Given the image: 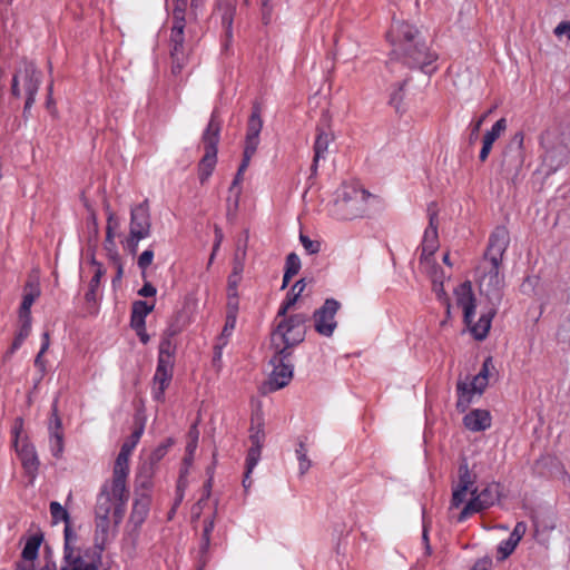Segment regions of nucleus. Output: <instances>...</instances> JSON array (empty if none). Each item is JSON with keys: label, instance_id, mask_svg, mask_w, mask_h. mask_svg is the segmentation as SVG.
<instances>
[{"label": "nucleus", "instance_id": "obj_1", "mask_svg": "<svg viewBox=\"0 0 570 570\" xmlns=\"http://www.w3.org/2000/svg\"><path fill=\"white\" fill-rule=\"evenodd\" d=\"M128 499L127 478L112 473V478L102 483L95 504V543L100 550L116 538Z\"/></svg>", "mask_w": 570, "mask_h": 570}, {"label": "nucleus", "instance_id": "obj_2", "mask_svg": "<svg viewBox=\"0 0 570 570\" xmlns=\"http://www.w3.org/2000/svg\"><path fill=\"white\" fill-rule=\"evenodd\" d=\"M382 209L379 196L364 189L358 183H343L335 191L330 214L338 220H353L371 216Z\"/></svg>", "mask_w": 570, "mask_h": 570}, {"label": "nucleus", "instance_id": "obj_3", "mask_svg": "<svg viewBox=\"0 0 570 570\" xmlns=\"http://www.w3.org/2000/svg\"><path fill=\"white\" fill-rule=\"evenodd\" d=\"M450 303L453 309L462 312L464 324L475 340L482 341L488 336L497 309L490 307L482 311L475 321L476 298L470 282H463L454 287Z\"/></svg>", "mask_w": 570, "mask_h": 570}, {"label": "nucleus", "instance_id": "obj_4", "mask_svg": "<svg viewBox=\"0 0 570 570\" xmlns=\"http://www.w3.org/2000/svg\"><path fill=\"white\" fill-rule=\"evenodd\" d=\"M387 37L395 52L403 51L410 55L422 70L431 72L430 66L436 59V55L430 52L428 47L419 41L416 28L403 21H394Z\"/></svg>", "mask_w": 570, "mask_h": 570}, {"label": "nucleus", "instance_id": "obj_5", "mask_svg": "<svg viewBox=\"0 0 570 570\" xmlns=\"http://www.w3.org/2000/svg\"><path fill=\"white\" fill-rule=\"evenodd\" d=\"M271 345L275 355L271 360L273 371L264 385L265 392H273L285 386V301L281 303L271 335Z\"/></svg>", "mask_w": 570, "mask_h": 570}, {"label": "nucleus", "instance_id": "obj_6", "mask_svg": "<svg viewBox=\"0 0 570 570\" xmlns=\"http://www.w3.org/2000/svg\"><path fill=\"white\" fill-rule=\"evenodd\" d=\"M492 367L491 358H487L476 375L459 379L456 383V409L460 412H465L472 403L481 397L488 386L489 374Z\"/></svg>", "mask_w": 570, "mask_h": 570}, {"label": "nucleus", "instance_id": "obj_7", "mask_svg": "<svg viewBox=\"0 0 570 570\" xmlns=\"http://www.w3.org/2000/svg\"><path fill=\"white\" fill-rule=\"evenodd\" d=\"M476 501V485L474 478L466 468L460 469V476L452 489V499L450 502V511L460 510L458 521H464L468 517L475 513L470 511V503Z\"/></svg>", "mask_w": 570, "mask_h": 570}, {"label": "nucleus", "instance_id": "obj_8", "mask_svg": "<svg viewBox=\"0 0 570 570\" xmlns=\"http://www.w3.org/2000/svg\"><path fill=\"white\" fill-rule=\"evenodd\" d=\"M151 235V216L147 202L131 207L129 234L125 240V247L131 253L136 254L140 240L148 238Z\"/></svg>", "mask_w": 570, "mask_h": 570}, {"label": "nucleus", "instance_id": "obj_9", "mask_svg": "<svg viewBox=\"0 0 570 570\" xmlns=\"http://www.w3.org/2000/svg\"><path fill=\"white\" fill-rule=\"evenodd\" d=\"M98 563L88 551L78 547V537L71 527H65V551L61 570H97Z\"/></svg>", "mask_w": 570, "mask_h": 570}, {"label": "nucleus", "instance_id": "obj_10", "mask_svg": "<svg viewBox=\"0 0 570 570\" xmlns=\"http://www.w3.org/2000/svg\"><path fill=\"white\" fill-rule=\"evenodd\" d=\"M500 268V264L481 261L476 269L480 292L489 298L491 307L495 308L501 301L504 285Z\"/></svg>", "mask_w": 570, "mask_h": 570}, {"label": "nucleus", "instance_id": "obj_11", "mask_svg": "<svg viewBox=\"0 0 570 570\" xmlns=\"http://www.w3.org/2000/svg\"><path fill=\"white\" fill-rule=\"evenodd\" d=\"M220 125L216 119L215 114L207 125L203 134V141L205 145V154L198 166L199 180L204 184L212 175L217 163V145L219 141Z\"/></svg>", "mask_w": 570, "mask_h": 570}, {"label": "nucleus", "instance_id": "obj_12", "mask_svg": "<svg viewBox=\"0 0 570 570\" xmlns=\"http://www.w3.org/2000/svg\"><path fill=\"white\" fill-rule=\"evenodd\" d=\"M340 308V303L334 298H327L323 306L314 313L315 330L318 334L330 337L336 328L335 315Z\"/></svg>", "mask_w": 570, "mask_h": 570}, {"label": "nucleus", "instance_id": "obj_13", "mask_svg": "<svg viewBox=\"0 0 570 570\" xmlns=\"http://www.w3.org/2000/svg\"><path fill=\"white\" fill-rule=\"evenodd\" d=\"M510 244V235L505 227H497L489 239L482 262L502 264L503 255Z\"/></svg>", "mask_w": 570, "mask_h": 570}, {"label": "nucleus", "instance_id": "obj_14", "mask_svg": "<svg viewBox=\"0 0 570 570\" xmlns=\"http://www.w3.org/2000/svg\"><path fill=\"white\" fill-rule=\"evenodd\" d=\"M21 426L22 422L19 420L14 426V446L26 473L30 476L31 481H33L38 472L39 460L36 453V449L32 444L28 443L27 441H19L18 431L21 429Z\"/></svg>", "mask_w": 570, "mask_h": 570}, {"label": "nucleus", "instance_id": "obj_15", "mask_svg": "<svg viewBox=\"0 0 570 570\" xmlns=\"http://www.w3.org/2000/svg\"><path fill=\"white\" fill-rule=\"evenodd\" d=\"M144 433V425L141 424L131 433V435L122 443L120 452L118 453L112 473L116 475H121L128 478L129 474V458L138 444L141 435Z\"/></svg>", "mask_w": 570, "mask_h": 570}, {"label": "nucleus", "instance_id": "obj_16", "mask_svg": "<svg viewBox=\"0 0 570 570\" xmlns=\"http://www.w3.org/2000/svg\"><path fill=\"white\" fill-rule=\"evenodd\" d=\"M262 130V120L257 112H253L247 126L242 169H247L249 161L259 144V132Z\"/></svg>", "mask_w": 570, "mask_h": 570}, {"label": "nucleus", "instance_id": "obj_17", "mask_svg": "<svg viewBox=\"0 0 570 570\" xmlns=\"http://www.w3.org/2000/svg\"><path fill=\"white\" fill-rule=\"evenodd\" d=\"M174 365V363L157 361V367L153 377L151 390L153 399L157 402L165 401V391L171 382Z\"/></svg>", "mask_w": 570, "mask_h": 570}, {"label": "nucleus", "instance_id": "obj_18", "mask_svg": "<svg viewBox=\"0 0 570 570\" xmlns=\"http://www.w3.org/2000/svg\"><path fill=\"white\" fill-rule=\"evenodd\" d=\"M439 248V236H438V227L434 223V218H430V224L426 227L423 240H422V254H421V265L423 268L432 267L435 264L433 259L434 253Z\"/></svg>", "mask_w": 570, "mask_h": 570}, {"label": "nucleus", "instance_id": "obj_19", "mask_svg": "<svg viewBox=\"0 0 570 570\" xmlns=\"http://www.w3.org/2000/svg\"><path fill=\"white\" fill-rule=\"evenodd\" d=\"M20 82H22V87L27 95H37L41 82V76L32 63L27 65L23 71L14 76L12 91L16 96L20 95Z\"/></svg>", "mask_w": 570, "mask_h": 570}, {"label": "nucleus", "instance_id": "obj_20", "mask_svg": "<svg viewBox=\"0 0 570 570\" xmlns=\"http://www.w3.org/2000/svg\"><path fill=\"white\" fill-rule=\"evenodd\" d=\"M462 423L470 432H484L492 425V415L487 409H473L465 413Z\"/></svg>", "mask_w": 570, "mask_h": 570}, {"label": "nucleus", "instance_id": "obj_21", "mask_svg": "<svg viewBox=\"0 0 570 570\" xmlns=\"http://www.w3.org/2000/svg\"><path fill=\"white\" fill-rule=\"evenodd\" d=\"M181 331V326L171 324L164 333L159 344L158 362H168L175 364L176 343L174 337Z\"/></svg>", "mask_w": 570, "mask_h": 570}, {"label": "nucleus", "instance_id": "obj_22", "mask_svg": "<svg viewBox=\"0 0 570 570\" xmlns=\"http://www.w3.org/2000/svg\"><path fill=\"white\" fill-rule=\"evenodd\" d=\"M501 491L498 483H490L481 491L476 489V501L470 503L469 510L475 513L488 509L499 501Z\"/></svg>", "mask_w": 570, "mask_h": 570}, {"label": "nucleus", "instance_id": "obj_23", "mask_svg": "<svg viewBox=\"0 0 570 570\" xmlns=\"http://www.w3.org/2000/svg\"><path fill=\"white\" fill-rule=\"evenodd\" d=\"M424 269L426 273H429L431 275L432 289L435 293L438 299L445 305L446 316H448V318H450L452 315V312H453V306L451 305L450 298L444 289L445 276L443 275V273H441L436 269L435 264L432 265V267L424 268Z\"/></svg>", "mask_w": 570, "mask_h": 570}, {"label": "nucleus", "instance_id": "obj_24", "mask_svg": "<svg viewBox=\"0 0 570 570\" xmlns=\"http://www.w3.org/2000/svg\"><path fill=\"white\" fill-rule=\"evenodd\" d=\"M49 444L53 456L60 458L63 452V433L61 420L56 410L49 422Z\"/></svg>", "mask_w": 570, "mask_h": 570}, {"label": "nucleus", "instance_id": "obj_25", "mask_svg": "<svg viewBox=\"0 0 570 570\" xmlns=\"http://www.w3.org/2000/svg\"><path fill=\"white\" fill-rule=\"evenodd\" d=\"M173 442L170 439L166 440L164 443L159 444L149 455L148 460L142 463L139 470V476L145 478L146 480L150 479L155 472V466L157 463L167 454L168 449L171 446Z\"/></svg>", "mask_w": 570, "mask_h": 570}, {"label": "nucleus", "instance_id": "obj_26", "mask_svg": "<svg viewBox=\"0 0 570 570\" xmlns=\"http://www.w3.org/2000/svg\"><path fill=\"white\" fill-rule=\"evenodd\" d=\"M505 129L507 120L501 118L491 127V129L484 132L482 148L479 155L481 161H484L489 157L494 141L505 131Z\"/></svg>", "mask_w": 570, "mask_h": 570}, {"label": "nucleus", "instance_id": "obj_27", "mask_svg": "<svg viewBox=\"0 0 570 570\" xmlns=\"http://www.w3.org/2000/svg\"><path fill=\"white\" fill-rule=\"evenodd\" d=\"M41 544V538L38 535L30 537L22 550V561L18 563L16 570H33V561L37 559L39 553V548Z\"/></svg>", "mask_w": 570, "mask_h": 570}, {"label": "nucleus", "instance_id": "obj_28", "mask_svg": "<svg viewBox=\"0 0 570 570\" xmlns=\"http://www.w3.org/2000/svg\"><path fill=\"white\" fill-rule=\"evenodd\" d=\"M174 14L175 22L170 33L171 57L178 60V52H183L185 22L181 10H176Z\"/></svg>", "mask_w": 570, "mask_h": 570}, {"label": "nucleus", "instance_id": "obj_29", "mask_svg": "<svg viewBox=\"0 0 570 570\" xmlns=\"http://www.w3.org/2000/svg\"><path fill=\"white\" fill-rule=\"evenodd\" d=\"M570 156V144L560 142L558 146H551L547 148L546 160L550 163V166L558 168L559 166L567 163Z\"/></svg>", "mask_w": 570, "mask_h": 570}, {"label": "nucleus", "instance_id": "obj_30", "mask_svg": "<svg viewBox=\"0 0 570 570\" xmlns=\"http://www.w3.org/2000/svg\"><path fill=\"white\" fill-rule=\"evenodd\" d=\"M149 512L148 497H141L135 500L132 510L129 517V522L136 528L140 527L146 520Z\"/></svg>", "mask_w": 570, "mask_h": 570}, {"label": "nucleus", "instance_id": "obj_31", "mask_svg": "<svg viewBox=\"0 0 570 570\" xmlns=\"http://www.w3.org/2000/svg\"><path fill=\"white\" fill-rule=\"evenodd\" d=\"M40 291L37 285H33L32 283H29L26 286L23 299L20 306V318L21 320H30V308L36 301V298L39 296Z\"/></svg>", "mask_w": 570, "mask_h": 570}, {"label": "nucleus", "instance_id": "obj_32", "mask_svg": "<svg viewBox=\"0 0 570 570\" xmlns=\"http://www.w3.org/2000/svg\"><path fill=\"white\" fill-rule=\"evenodd\" d=\"M248 240V233L245 232L244 239L239 240L233 258V267L230 274L243 275L246 261V246Z\"/></svg>", "mask_w": 570, "mask_h": 570}, {"label": "nucleus", "instance_id": "obj_33", "mask_svg": "<svg viewBox=\"0 0 570 570\" xmlns=\"http://www.w3.org/2000/svg\"><path fill=\"white\" fill-rule=\"evenodd\" d=\"M250 440L253 442L252 448L248 450L247 458H246V469H248V472H253L255 466L257 465L259 459H261V436L257 432L256 434L250 435Z\"/></svg>", "mask_w": 570, "mask_h": 570}, {"label": "nucleus", "instance_id": "obj_34", "mask_svg": "<svg viewBox=\"0 0 570 570\" xmlns=\"http://www.w3.org/2000/svg\"><path fill=\"white\" fill-rule=\"evenodd\" d=\"M295 459L298 465V474L304 475L311 468L312 463L307 456V449L304 441H299L295 449Z\"/></svg>", "mask_w": 570, "mask_h": 570}, {"label": "nucleus", "instance_id": "obj_35", "mask_svg": "<svg viewBox=\"0 0 570 570\" xmlns=\"http://www.w3.org/2000/svg\"><path fill=\"white\" fill-rule=\"evenodd\" d=\"M333 137L331 134L321 132L315 141V155L314 163L316 164L320 159H324L328 151L330 144Z\"/></svg>", "mask_w": 570, "mask_h": 570}, {"label": "nucleus", "instance_id": "obj_36", "mask_svg": "<svg viewBox=\"0 0 570 570\" xmlns=\"http://www.w3.org/2000/svg\"><path fill=\"white\" fill-rule=\"evenodd\" d=\"M306 288L305 279L297 281L291 288V293H287V309L298 303L303 292Z\"/></svg>", "mask_w": 570, "mask_h": 570}, {"label": "nucleus", "instance_id": "obj_37", "mask_svg": "<svg viewBox=\"0 0 570 570\" xmlns=\"http://www.w3.org/2000/svg\"><path fill=\"white\" fill-rule=\"evenodd\" d=\"M50 514L55 523L63 521L66 522V527H70L69 513L59 502L53 501L50 503Z\"/></svg>", "mask_w": 570, "mask_h": 570}, {"label": "nucleus", "instance_id": "obj_38", "mask_svg": "<svg viewBox=\"0 0 570 570\" xmlns=\"http://www.w3.org/2000/svg\"><path fill=\"white\" fill-rule=\"evenodd\" d=\"M235 326H236V316L234 314H227L224 328H223L222 334L219 335L217 342L223 343V345H227L228 340H229Z\"/></svg>", "mask_w": 570, "mask_h": 570}, {"label": "nucleus", "instance_id": "obj_39", "mask_svg": "<svg viewBox=\"0 0 570 570\" xmlns=\"http://www.w3.org/2000/svg\"><path fill=\"white\" fill-rule=\"evenodd\" d=\"M518 543L519 542L515 541L514 539H512L511 537H509V539L502 541L498 546L499 559L500 560L507 559L514 551V549L517 548Z\"/></svg>", "mask_w": 570, "mask_h": 570}, {"label": "nucleus", "instance_id": "obj_40", "mask_svg": "<svg viewBox=\"0 0 570 570\" xmlns=\"http://www.w3.org/2000/svg\"><path fill=\"white\" fill-rule=\"evenodd\" d=\"M154 249L151 245L145 249L137 258V265L144 273L154 262Z\"/></svg>", "mask_w": 570, "mask_h": 570}, {"label": "nucleus", "instance_id": "obj_41", "mask_svg": "<svg viewBox=\"0 0 570 570\" xmlns=\"http://www.w3.org/2000/svg\"><path fill=\"white\" fill-rule=\"evenodd\" d=\"M22 327L12 343L11 352L18 350L30 333V320H22Z\"/></svg>", "mask_w": 570, "mask_h": 570}, {"label": "nucleus", "instance_id": "obj_42", "mask_svg": "<svg viewBox=\"0 0 570 570\" xmlns=\"http://www.w3.org/2000/svg\"><path fill=\"white\" fill-rule=\"evenodd\" d=\"M299 242L306 253L316 254L320 252L321 245L318 242L312 240L307 235L299 230Z\"/></svg>", "mask_w": 570, "mask_h": 570}, {"label": "nucleus", "instance_id": "obj_43", "mask_svg": "<svg viewBox=\"0 0 570 570\" xmlns=\"http://www.w3.org/2000/svg\"><path fill=\"white\" fill-rule=\"evenodd\" d=\"M246 169H242V165L239 166L238 170H237V174L233 180V184L230 186V193L234 194L235 196V200H234V207L237 208L238 206V200H239V196H240V188L238 187L239 184L242 183L243 180V174Z\"/></svg>", "mask_w": 570, "mask_h": 570}, {"label": "nucleus", "instance_id": "obj_44", "mask_svg": "<svg viewBox=\"0 0 570 570\" xmlns=\"http://www.w3.org/2000/svg\"><path fill=\"white\" fill-rule=\"evenodd\" d=\"M301 266V259L296 254L287 255V281L299 272Z\"/></svg>", "mask_w": 570, "mask_h": 570}, {"label": "nucleus", "instance_id": "obj_45", "mask_svg": "<svg viewBox=\"0 0 570 570\" xmlns=\"http://www.w3.org/2000/svg\"><path fill=\"white\" fill-rule=\"evenodd\" d=\"M119 227V222L117 219V217L115 216L114 213H109L108 214V219H107V236H106V240L110 244L114 243V237H115V232L118 229Z\"/></svg>", "mask_w": 570, "mask_h": 570}, {"label": "nucleus", "instance_id": "obj_46", "mask_svg": "<svg viewBox=\"0 0 570 570\" xmlns=\"http://www.w3.org/2000/svg\"><path fill=\"white\" fill-rule=\"evenodd\" d=\"M153 309H154V304H148L147 302H144V301H137L132 305L131 314L146 318L147 315Z\"/></svg>", "mask_w": 570, "mask_h": 570}, {"label": "nucleus", "instance_id": "obj_47", "mask_svg": "<svg viewBox=\"0 0 570 570\" xmlns=\"http://www.w3.org/2000/svg\"><path fill=\"white\" fill-rule=\"evenodd\" d=\"M488 115H489V112L482 115L480 118L474 119L470 122V129H471L470 141L471 142H474L478 139L479 131H480L484 120L487 119Z\"/></svg>", "mask_w": 570, "mask_h": 570}, {"label": "nucleus", "instance_id": "obj_48", "mask_svg": "<svg viewBox=\"0 0 570 570\" xmlns=\"http://www.w3.org/2000/svg\"><path fill=\"white\" fill-rule=\"evenodd\" d=\"M100 277H101V271L98 268L96 271L94 277L90 281V289L86 294L87 301H94L95 299V289H96V287H98L99 283H100Z\"/></svg>", "mask_w": 570, "mask_h": 570}, {"label": "nucleus", "instance_id": "obj_49", "mask_svg": "<svg viewBox=\"0 0 570 570\" xmlns=\"http://www.w3.org/2000/svg\"><path fill=\"white\" fill-rule=\"evenodd\" d=\"M243 275H236V274H229L228 276V286H227V293L232 295H236L238 293V285L242 281Z\"/></svg>", "mask_w": 570, "mask_h": 570}, {"label": "nucleus", "instance_id": "obj_50", "mask_svg": "<svg viewBox=\"0 0 570 570\" xmlns=\"http://www.w3.org/2000/svg\"><path fill=\"white\" fill-rule=\"evenodd\" d=\"M554 35L558 38L566 37L568 40H570V20L569 21H562L554 28Z\"/></svg>", "mask_w": 570, "mask_h": 570}, {"label": "nucleus", "instance_id": "obj_51", "mask_svg": "<svg viewBox=\"0 0 570 570\" xmlns=\"http://www.w3.org/2000/svg\"><path fill=\"white\" fill-rule=\"evenodd\" d=\"M209 488H210V484L208 483L206 485V494H205V498L200 499L193 508L191 510V515L194 519H198L200 517V513H202V509H203V504H207V498L209 495Z\"/></svg>", "mask_w": 570, "mask_h": 570}, {"label": "nucleus", "instance_id": "obj_52", "mask_svg": "<svg viewBox=\"0 0 570 570\" xmlns=\"http://www.w3.org/2000/svg\"><path fill=\"white\" fill-rule=\"evenodd\" d=\"M527 531V524L524 522H518L511 532L510 537L515 541L520 542Z\"/></svg>", "mask_w": 570, "mask_h": 570}, {"label": "nucleus", "instance_id": "obj_53", "mask_svg": "<svg viewBox=\"0 0 570 570\" xmlns=\"http://www.w3.org/2000/svg\"><path fill=\"white\" fill-rule=\"evenodd\" d=\"M226 345H223V343L217 342V344L214 347V356H213V363L215 366H217L218 370H220V362L223 357V348Z\"/></svg>", "mask_w": 570, "mask_h": 570}, {"label": "nucleus", "instance_id": "obj_54", "mask_svg": "<svg viewBox=\"0 0 570 570\" xmlns=\"http://www.w3.org/2000/svg\"><path fill=\"white\" fill-rule=\"evenodd\" d=\"M227 294H228V303H227L228 312H227V314H234L236 316V313L238 309V293H236L235 296L229 293H227Z\"/></svg>", "mask_w": 570, "mask_h": 570}, {"label": "nucleus", "instance_id": "obj_55", "mask_svg": "<svg viewBox=\"0 0 570 570\" xmlns=\"http://www.w3.org/2000/svg\"><path fill=\"white\" fill-rule=\"evenodd\" d=\"M492 568V560L490 558H482L478 560L470 570H490Z\"/></svg>", "mask_w": 570, "mask_h": 570}, {"label": "nucleus", "instance_id": "obj_56", "mask_svg": "<svg viewBox=\"0 0 570 570\" xmlns=\"http://www.w3.org/2000/svg\"><path fill=\"white\" fill-rule=\"evenodd\" d=\"M157 293V289L154 285L150 283H145L144 286L139 289L138 294L144 297H151L155 296Z\"/></svg>", "mask_w": 570, "mask_h": 570}, {"label": "nucleus", "instance_id": "obj_57", "mask_svg": "<svg viewBox=\"0 0 570 570\" xmlns=\"http://www.w3.org/2000/svg\"><path fill=\"white\" fill-rule=\"evenodd\" d=\"M305 321V317L303 315H297L295 317V324L299 327L298 331L296 332V337L294 338V343H298L303 340L304 337V331H303V327L301 326Z\"/></svg>", "mask_w": 570, "mask_h": 570}, {"label": "nucleus", "instance_id": "obj_58", "mask_svg": "<svg viewBox=\"0 0 570 570\" xmlns=\"http://www.w3.org/2000/svg\"><path fill=\"white\" fill-rule=\"evenodd\" d=\"M184 60H185L184 52H178V60L173 58V67H171V69H173L174 73L177 75V73H179L181 71V69L184 67Z\"/></svg>", "mask_w": 570, "mask_h": 570}, {"label": "nucleus", "instance_id": "obj_59", "mask_svg": "<svg viewBox=\"0 0 570 570\" xmlns=\"http://www.w3.org/2000/svg\"><path fill=\"white\" fill-rule=\"evenodd\" d=\"M130 324L135 331L142 330L145 327V317L131 314Z\"/></svg>", "mask_w": 570, "mask_h": 570}, {"label": "nucleus", "instance_id": "obj_60", "mask_svg": "<svg viewBox=\"0 0 570 570\" xmlns=\"http://www.w3.org/2000/svg\"><path fill=\"white\" fill-rule=\"evenodd\" d=\"M213 529H214V520L213 519L206 520L205 527H204V541H205L206 546L209 542V535H210Z\"/></svg>", "mask_w": 570, "mask_h": 570}, {"label": "nucleus", "instance_id": "obj_61", "mask_svg": "<svg viewBox=\"0 0 570 570\" xmlns=\"http://www.w3.org/2000/svg\"><path fill=\"white\" fill-rule=\"evenodd\" d=\"M559 336L564 341H570V315H569L567 323H564L561 326V328L559 331Z\"/></svg>", "mask_w": 570, "mask_h": 570}, {"label": "nucleus", "instance_id": "obj_62", "mask_svg": "<svg viewBox=\"0 0 570 570\" xmlns=\"http://www.w3.org/2000/svg\"><path fill=\"white\" fill-rule=\"evenodd\" d=\"M193 434V439L191 441L187 444V453L189 456H191L194 454V452L196 451V448H197V440H198V432L195 431V433H191Z\"/></svg>", "mask_w": 570, "mask_h": 570}, {"label": "nucleus", "instance_id": "obj_63", "mask_svg": "<svg viewBox=\"0 0 570 570\" xmlns=\"http://www.w3.org/2000/svg\"><path fill=\"white\" fill-rule=\"evenodd\" d=\"M35 366H37L41 372H45L46 365L43 361V353L39 352L35 358Z\"/></svg>", "mask_w": 570, "mask_h": 570}, {"label": "nucleus", "instance_id": "obj_64", "mask_svg": "<svg viewBox=\"0 0 570 570\" xmlns=\"http://www.w3.org/2000/svg\"><path fill=\"white\" fill-rule=\"evenodd\" d=\"M49 345H50V338H49V333L48 332H45L42 334V344H41V348L39 352L41 353H46L49 348Z\"/></svg>", "mask_w": 570, "mask_h": 570}]
</instances>
